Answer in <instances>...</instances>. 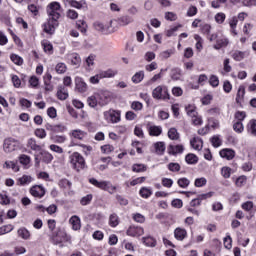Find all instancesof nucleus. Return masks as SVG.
Listing matches in <instances>:
<instances>
[{"instance_id":"obj_54","label":"nucleus","mask_w":256,"mask_h":256,"mask_svg":"<svg viewBox=\"0 0 256 256\" xmlns=\"http://www.w3.org/2000/svg\"><path fill=\"white\" fill-rule=\"evenodd\" d=\"M66 17H68V19L75 20L79 17V13H77V11H75V10L69 9L66 12Z\"/></svg>"},{"instance_id":"obj_16","label":"nucleus","mask_w":256,"mask_h":256,"mask_svg":"<svg viewBox=\"0 0 256 256\" xmlns=\"http://www.w3.org/2000/svg\"><path fill=\"white\" fill-rule=\"evenodd\" d=\"M71 136L78 141H83L87 137V132L76 129L71 131Z\"/></svg>"},{"instance_id":"obj_21","label":"nucleus","mask_w":256,"mask_h":256,"mask_svg":"<svg viewBox=\"0 0 256 256\" xmlns=\"http://www.w3.org/2000/svg\"><path fill=\"white\" fill-rule=\"evenodd\" d=\"M101 79H111V77H115L117 75V71H114L112 69L101 71L99 72Z\"/></svg>"},{"instance_id":"obj_43","label":"nucleus","mask_w":256,"mask_h":256,"mask_svg":"<svg viewBox=\"0 0 256 256\" xmlns=\"http://www.w3.org/2000/svg\"><path fill=\"white\" fill-rule=\"evenodd\" d=\"M71 63L74 65V67H79L81 65V56H79V54H72Z\"/></svg>"},{"instance_id":"obj_28","label":"nucleus","mask_w":256,"mask_h":256,"mask_svg":"<svg viewBox=\"0 0 256 256\" xmlns=\"http://www.w3.org/2000/svg\"><path fill=\"white\" fill-rule=\"evenodd\" d=\"M87 103H88L89 107H92L93 109H95V107H97V105H99V98H97V94L88 97Z\"/></svg>"},{"instance_id":"obj_9","label":"nucleus","mask_w":256,"mask_h":256,"mask_svg":"<svg viewBox=\"0 0 256 256\" xmlns=\"http://www.w3.org/2000/svg\"><path fill=\"white\" fill-rule=\"evenodd\" d=\"M145 230L141 226H130L126 232L129 237H141Z\"/></svg>"},{"instance_id":"obj_18","label":"nucleus","mask_w":256,"mask_h":256,"mask_svg":"<svg viewBox=\"0 0 256 256\" xmlns=\"http://www.w3.org/2000/svg\"><path fill=\"white\" fill-rule=\"evenodd\" d=\"M148 131L151 137H159L163 133V128L161 126H150Z\"/></svg>"},{"instance_id":"obj_12","label":"nucleus","mask_w":256,"mask_h":256,"mask_svg":"<svg viewBox=\"0 0 256 256\" xmlns=\"http://www.w3.org/2000/svg\"><path fill=\"white\" fill-rule=\"evenodd\" d=\"M213 197V192H208L206 194H201L198 196V198L193 199L190 202L191 207H199V205H201V201L205 200V199H209Z\"/></svg>"},{"instance_id":"obj_49","label":"nucleus","mask_w":256,"mask_h":256,"mask_svg":"<svg viewBox=\"0 0 256 256\" xmlns=\"http://www.w3.org/2000/svg\"><path fill=\"white\" fill-rule=\"evenodd\" d=\"M223 243H224L225 249H231L233 247V239L231 238L230 235H227L224 238Z\"/></svg>"},{"instance_id":"obj_17","label":"nucleus","mask_w":256,"mask_h":256,"mask_svg":"<svg viewBox=\"0 0 256 256\" xmlns=\"http://www.w3.org/2000/svg\"><path fill=\"white\" fill-rule=\"evenodd\" d=\"M227 45H229V40L222 36L217 39L216 44L214 45V49L219 51V49L227 47Z\"/></svg>"},{"instance_id":"obj_40","label":"nucleus","mask_w":256,"mask_h":256,"mask_svg":"<svg viewBox=\"0 0 256 256\" xmlns=\"http://www.w3.org/2000/svg\"><path fill=\"white\" fill-rule=\"evenodd\" d=\"M214 19L218 25H223V23H225V19H227V16L225 13L220 12L215 15Z\"/></svg>"},{"instance_id":"obj_33","label":"nucleus","mask_w":256,"mask_h":256,"mask_svg":"<svg viewBox=\"0 0 256 256\" xmlns=\"http://www.w3.org/2000/svg\"><path fill=\"white\" fill-rule=\"evenodd\" d=\"M27 147L32 149V151H41V146L37 144V141L35 139L30 138L27 143Z\"/></svg>"},{"instance_id":"obj_56","label":"nucleus","mask_w":256,"mask_h":256,"mask_svg":"<svg viewBox=\"0 0 256 256\" xmlns=\"http://www.w3.org/2000/svg\"><path fill=\"white\" fill-rule=\"evenodd\" d=\"M169 171H172L173 173L177 171H181V165L179 163H169L168 164Z\"/></svg>"},{"instance_id":"obj_45","label":"nucleus","mask_w":256,"mask_h":256,"mask_svg":"<svg viewBox=\"0 0 256 256\" xmlns=\"http://www.w3.org/2000/svg\"><path fill=\"white\" fill-rule=\"evenodd\" d=\"M152 194H153V192L151 191V189H149L147 187H143L140 189V195L144 199H149V197H151Z\"/></svg>"},{"instance_id":"obj_35","label":"nucleus","mask_w":256,"mask_h":256,"mask_svg":"<svg viewBox=\"0 0 256 256\" xmlns=\"http://www.w3.org/2000/svg\"><path fill=\"white\" fill-rule=\"evenodd\" d=\"M248 133L256 137V120H250L247 125Z\"/></svg>"},{"instance_id":"obj_37","label":"nucleus","mask_w":256,"mask_h":256,"mask_svg":"<svg viewBox=\"0 0 256 256\" xmlns=\"http://www.w3.org/2000/svg\"><path fill=\"white\" fill-rule=\"evenodd\" d=\"M31 181H33V177H31L29 175H23L22 177H20L18 179L19 185H29V183H31Z\"/></svg>"},{"instance_id":"obj_38","label":"nucleus","mask_w":256,"mask_h":256,"mask_svg":"<svg viewBox=\"0 0 256 256\" xmlns=\"http://www.w3.org/2000/svg\"><path fill=\"white\" fill-rule=\"evenodd\" d=\"M76 26L81 33H87V22L85 20H78Z\"/></svg>"},{"instance_id":"obj_1","label":"nucleus","mask_w":256,"mask_h":256,"mask_svg":"<svg viewBox=\"0 0 256 256\" xmlns=\"http://www.w3.org/2000/svg\"><path fill=\"white\" fill-rule=\"evenodd\" d=\"M47 22L44 23V31L48 35H53L55 29L59 27V19L61 18V4L59 2H52L47 6Z\"/></svg>"},{"instance_id":"obj_4","label":"nucleus","mask_w":256,"mask_h":256,"mask_svg":"<svg viewBox=\"0 0 256 256\" xmlns=\"http://www.w3.org/2000/svg\"><path fill=\"white\" fill-rule=\"evenodd\" d=\"M152 97L154 99L167 101L170 99L169 90L167 86H158L152 91Z\"/></svg>"},{"instance_id":"obj_25","label":"nucleus","mask_w":256,"mask_h":256,"mask_svg":"<svg viewBox=\"0 0 256 256\" xmlns=\"http://www.w3.org/2000/svg\"><path fill=\"white\" fill-rule=\"evenodd\" d=\"M51 79H53V76H51L50 73H46L44 76V85L46 86V91H53V86H51Z\"/></svg>"},{"instance_id":"obj_13","label":"nucleus","mask_w":256,"mask_h":256,"mask_svg":"<svg viewBox=\"0 0 256 256\" xmlns=\"http://www.w3.org/2000/svg\"><path fill=\"white\" fill-rule=\"evenodd\" d=\"M220 157L227 159V161H231V159L235 158V151L233 149L225 148L220 151Z\"/></svg>"},{"instance_id":"obj_24","label":"nucleus","mask_w":256,"mask_h":256,"mask_svg":"<svg viewBox=\"0 0 256 256\" xmlns=\"http://www.w3.org/2000/svg\"><path fill=\"white\" fill-rule=\"evenodd\" d=\"M70 7H74L75 9H83L84 5H87L85 0L77 1V0H70L69 1Z\"/></svg>"},{"instance_id":"obj_5","label":"nucleus","mask_w":256,"mask_h":256,"mask_svg":"<svg viewBox=\"0 0 256 256\" xmlns=\"http://www.w3.org/2000/svg\"><path fill=\"white\" fill-rule=\"evenodd\" d=\"M21 147V142L14 138H6L3 143V150L5 153H13Z\"/></svg>"},{"instance_id":"obj_57","label":"nucleus","mask_w":256,"mask_h":256,"mask_svg":"<svg viewBox=\"0 0 256 256\" xmlns=\"http://www.w3.org/2000/svg\"><path fill=\"white\" fill-rule=\"evenodd\" d=\"M211 87H219V77L211 75L209 79Z\"/></svg>"},{"instance_id":"obj_7","label":"nucleus","mask_w":256,"mask_h":256,"mask_svg":"<svg viewBox=\"0 0 256 256\" xmlns=\"http://www.w3.org/2000/svg\"><path fill=\"white\" fill-rule=\"evenodd\" d=\"M96 97L100 107H105V105H108L111 101V93L108 90H100L96 93Z\"/></svg>"},{"instance_id":"obj_39","label":"nucleus","mask_w":256,"mask_h":256,"mask_svg":"<svg viewBox=\"0 0 256 256\" xmlns=\"http://www.w3.org/2000/svg\"><path fill=\"white\" fill-rule=\"evenodd\" d=\"M186 113L189 117H197V109L195 105H188L186 106Z\"/></svg>"},{"instance_id":"obj_36","label":"nucleus","mask_w":256,"mask_h":256,"mask_svg":"<svg viewBox=\"0 0 256 256\" xmlns=\"http://www.w3.org/2000/svg\"><path fill=\"white\" fill-rule=\"evenodd\" d=\"M18 236L21 237V239L27 240L31 237V233L27 228H19L18 229Z\"/></svg>"},{"instance_id":"obj_60","label":"nucleus","mask_w":256,"mask_h":256,"mask_svg":"<svg viewBox=\"0 0 256 256\" xmlns=\"http://www.w3.org/2000/svg\"><path fill=\"white\" fill-rule=\"evenodd\" d=\"M59 187L63 189H71V182L67 179H62L59 181Z\"/></svg>"},{"instance_id":"obj_48","label":"nucleus","mask_w":256,"mask_h":256,"mask_svg":"<svg viewBox=\"0 0 256 256\" xmlns=\"http://www.w3.org/2000/svg\"><path fill=\"white\" fill-rule=\"evenodd\" d=\"M232 57L234 61H243V59H245V52L235 51Z\"/></svg>"},{"instance_id":"obj_10","label":"nucleus","mask_w":256,"mask_h":256,"mask_svg":"<svg viewBox=\"0 0 256 256\" xmlns=\"http://www.w3.org/2000/svg\"><path fill=\"white\" fill-rule=\"evenodd\" d=\"M30 194L33 197H37L38 199H41L45 197V189L41 185H35L30 188Z\"/></svg>"},{"instance_id":"obj_32","label":"nucleus","mask_w":256,"mask_h":256,"mask_svg":"<svg viewBox=\"0 0 256 256\" xmlns=\"http://www.w3.org/2000/svg\"><path fill=\"white\" fill-rule=\"evenodd\" d=\"M145 77V72L139 71L132 76V83H141Z\"/></svg>"},{"instance_id":"obj_47","label":"nucleus","mask_w":256,"mask_h":256,"mask_svg":"<svg viewBox=\"0 0 256 256\" xmlns=\"http://www.w3.org/2000/svg\"><path fill=\"white\" fill-rule=\"evenodd\" d=\"M10 59L12 61V63H14L15 65H23V58H21V56L17 55V54H12L10 56Z\"/></svg>"},{"instance_id":"obj_61","label":"nucleus","mask_w":256,"mask_h":256,"mask_svg":"<svg viewBox=\"0 0 256 256\" xmlns=\"http://www.w3.org/2000/svg\"><path fill=\"white\" fill-rule=\"evenodd\" d=\"M51 139L54 143H65L67 141V138L65 136H51Z\"/></svg>"},{"instance_id":"obj_20","label":"nucleus","mask_w":256,"mask_h":256,"mask_svg":"<svg viewBox=\"0 0 256 256\" xmlns=\"http://www.w3.org/2000/svg\"><path fill=\"white\" fill-rule=\"evenodd\" d=\"M190 145L196 151H201V149H203V140H201L200 138H193L190 141Z\"/></svg>"},{"instance_id":"obj_2","label":"nucleus","mask_w":256,"mask_h":256,"mask_svg":"<svg viewBox=\"0 0 256 256\" xmlns=\"http://www.w3.org/2000/svg\"><path fill=\"white\" fill-rule=\"evenodd\" d=\"M69 159L72 169H74V171H77V173L83 171V169L87 167L85 158L79 152H74L73 154H71Z\"/></svg>"},{"instance_id":"obj_34","label":"nucleus","mask_w":256,"mask_h":256,"mask_svg":"<svg viewBox=\"0 0 256 256\" xmlns=\"http://www.w3.org/2000/svg\"><path fill=\"white\" fill-rule=\"evenodd\" d=\"M132 171H134V173H145V171H147V165H145V164H134L132 166Z\"/></svg>"},{"instance_id":"obj_51","label":"nucleus","mask_w":256,"mask_h":256,"mask_svg":"<svg viewBox=\"0 0 256 256\" xmlns=\"http://www.w3.org/2000/svg\"><path fill=\"white\" fill-rule=\"evenodd\" d=\"M55 71L56 73L62 75L65 73V71H67V65H65V63H58L55 67Z\"/></svg>"},{"instance_id":"obj_50","label":"nucleus","mask_w":256,"mask_h":256,"mask_svg":"<svg viewBox=\"0 0 256 256\" xmlns=\"http://www.w3.org/2000/svg\"><path fill=\"white\" fill-rule=\"evenodd\" d=\"M177 183L182 189H187V187H189V184L191 183V181H189V179H187V178H180V179H178Z\"/></svg>"},{"instance_id":"obj_63","label":"nucleus","mask_w":256,"mask_h":256,"mask_svg":"<svg viewBox=\"0 0 256 256\" xmlns=\"http://www.w3.org/2000/svg\"><path fill=\"white\" fill-rule=\"evenodd\" d=\"M133 219L136 221V223H145V216H143L141 213L134 214Z\"/></svg>"},{"instance_id":"obj_42","label":"nucleus","mask_w":256,"mask_h":256,"mask_svg":"<svg viewBox=\"0 0 256 256\" xmlns=\"http://www.w3.org/2000/svg\"><path fill=\"white\" fill-rule=\"evenodd\" d=\"M168 137L172 141H177L179 139V132L175 128H170L168 131Z\"/></svg>"},{"instance_id":"obj_44","label":"nucleus","mask_w":256,"mask_h":256,"mask_svg":"<svg viewBox=\"0 0 256 256\" xmlns=\"http://www.w3.org/2000/svg\"><path fill=\"white\" fill-rule=\"evenodd\" d=\"M171 79H173V81H179L181 79V70L179 68L172 69Z\"/></svg>"},{"instance_id":"obj_52","label":"nucleus","mask_w":256,"mask_h":256,"mask_svg":"<svg viewBox=\"0 0 256 256\" xmlns=\"http://www.w3.org/2000/svg\"><path fill=\"white\" fill-rule=\"evenodd\" d=\"M233 129L236 133H241L242 131H244L245 127L243 126V122L241 121L235 122L233 125Z\"/></svg>"},{"instance_id":"obj_27","label":"nucleus","mask_w":256,"mask_h":256,"mask_svg":"<svg viewBox=\"0 0 256 256\" xmlns=\"http://www.w3.org/2000/svg\"><path fill=\"white\" fill-rule=\"evenodd\" d=\"M142 241L146 247H155L157 245V240H155L153 237H143Z\"/></svg>"},{"instance_id":"obj_41","label":"nucleus","mask_w":256,"mask_h":256,"mask_svg":"<svg viewBox=\"0 0 256 256\" xmlns=\"http://www.w3.org/2000/svg\"><path fill=\"white\" fill-rule=\"evenodd\" d=\"M109 225H110V227H117V225H119V216H117V214L110 215Z\"/></svg>"},{"instance_id":"obj_14","label":"nucleus","mask_w":256,"mask_h":256,"mask_svg":"<svg viewBox=\"0 0 256 256\" xmlns=\"http://www.w3.org/2000/svg\"><path fill=\"white\" fill-rule=\"evenodd\" d=\"M174 237L177 241H183L187 237V230L181 227H178L174 230Z\"/></svg>"},{"instance_id":"obj_29","label":"nucleus","mask_w":256,"mask_h":256,"mask_svg":"<svg viewBox=\"0 0 256 256\" xmlns=\"http://www.w3.org/2000/svg\"><path fill=\"white\" fill-rule=\"evenodd\" d=\"M154 149H155L157 155H163V153H165V142L155 143Z\"/></svg>"},{"instance_id":"obj_22","label":"nucleus","mask_w":256,"mask_h":256,"mask_svg":"<svg viewBox=\"0 0 256 256\" xmlns=\"http://www.w3.org/2000/svg\"><path fill=\"white\" fill-rule=\"evenodd\" d=\"M133 21H135V20L129 15H125V16H122V17L118 18V23L122 27H125L126 25H129L130 23H133Z\"/></svg>"},{"instance_id":"obj_53","label":"nucleus","mask_w":256,"mask_h":256,"mask_svg":"<svg viewBox=\"0 0 256 256\" xmlns=\"http://www.w3.org/2000/svg\"><path fill=\"white\" fill-rule=\"evenodd\" d=\"M91 201H93V195L88 194L81 198L80 203H81V205L85 206V205H89V203H91Z\"/></svg>"},{"instance_id":"obj_31","label":"nucleus","mask_w":256,"mask_h":256,"mask_svg":"<svg viewBox=\"0 0 256 256\" xmlns=\"http://www.w3.org/2000/svg\"><path fill=\"white\" fill-rule=\"evenodd\" d=\"M245 97V86L241 85L238 88L237 96H236V103H241L243 98Z\"/></svg>"},{"instance_id":"obj_46","label":"nucleus","mask_w":256,"mask_h":256,"mask_svg":"<svg viewBox=\"0 0 256 256\" xmlns=\"http://www.w3.org/2000/svg\"><path fill=\"white\" fill-rule=\"evenodd\" d=\"M4 167H5L6 169H12V170H14L15 173H17V172L19 171V166H17V164H16L15 162H13V161H6V162L4 163Z\"/></svg>"},{"instance_id":"obj_23","label":"nucleus","mask_w":256,"mask_h":256,"mask_svg":"<svg viewBox=\"0 0 256 256\" xmlns=\"http://www.w3.org/2000/svg\"><path fill=\"white\" fill-rule=\"evenodd\" d=\"M42 47L45 53H48V55H53V44H51V42L47 40L42 41Z\"/></svg>"},{"instance_id":"obj_30","label":"nucleus","mask_w":256,"mask_h":256,"mask_svg":"<svg viewBox=\"0 0 256 256\" xmlns=\"http://www.w3.org/2000/svg\"><path fill=\"white\" fill-rule=\"evenodd\" d=\"M185 160L188 165H195L198 163L199 158L195 154H188L186 155Z\"/></svg>"},{"instance_id":"obj_59","label":"nucleus","mask_w":256,"mask_h":256,"mask_svg":"<svg viewBox=\"0 0 256 256\" xmlns=\"http://www.w3.org/2000/svg\"><path fill=\"white\" fill-rule=\"evenodd\" d=\"M195 187H205L207 185V179L205 178H198L194 182Z\"/></svg>"},{"instance_id":"obj_6","label":"nucleus","mask_w":256,"mask_h":256,"mask_svg":"<svg viewBox=\"0 0 256 256\" xmlns=\"http://www.w3.org/2000/svg\"><path fill=\"white\" fill-rule=\"evenodd\" d=\"M105 121L107 123H119L121 121V111L110 109L103 113Z\"/></svg>"},{"instance_id":"obj_26","label":"nucleus","mask_w":256,"mask_h":256,"mask_svg":"<svg viewBox=\"0 0 256 256\" xmlns=\"http://www.w3.org/2000/svg\"><path fill=\"white\" fill-rule=\"evenodd\" d=\"M171 155H177V153H182L184 151L183 145H170L168 149Z\"/></svg>"},{"instance_id":"obj_64","label":"nucleus","mask_w":256,"mask_h":256,"mask_svg":"<svg viewBox=\"0 0 256 256\" xmlns=\"http://www.w3.org/2000/svg\"><path fill=\"white\" fill-rule=\"evenodd\" d=\"M211 143L213 147H221V138H219V136H214L211 138Z\"/></svg>"},{"instance_id":"obj_3","label":"nucleus","mask_w":256,"mask_h":256,"mask_svg":"<svg viewBox=\"0 0 256 256\" xmlns=\"http://www.w3.org/2000/svg\"><path fill=\"white\" fill-rule=\"evenodd\" d=\"M89 183H91V185H94V187H97L98 189H102V191H108V193H110L111 195H113V193L117 191V187L113 186L111 182H107V181L99 182L95 178H90Z\"/></svg>"},{"instance_id":"obj_55","label":"nucleus","mask_w":256,"mask_h":256,"mask_svg":"<svg viewBox=\"0 0 256 256\" xmlns=\"http://www.w3.org/2000/svg\"><path fill=\"white\" fill-rule=\"evenodd\" d=\"M42 161H44V163H51V161H53V155L49 152H43Z\"/></svg>"},{"instance_id":"obj_62","label":"nucleus","mask_w":256,"mask_h":256,"mask_svg":"<svg viewBox=\"0 0 256 256\" xmlns=\"http://www.w3.org/2000/svg\"><path fill=\"white\" fill-rule=\"evenodd\" d=\"M131 109H133L134 111H141V109H143V103L139 101H134L131 103Z\"/></svg>"},{"instance_id":"obj_15","label":"nucleus","mask_w":256,"mask_h":256,"mask_svg":"<svg viewBox=\"0 0 256 256\" xmlns=\"http://www.w3.org/2000/svg\"><path fill=\"white\" fill-rule=\"evenodd\" d=\"M57 97L60 101H65L69 97V90L65 86H59L57 90Z\"/></svg>"},{"instance_id":"obj_19","label":"nucleus","mask_w":256,"mask_h":256,"mask_svg":"<svg viewBox=\"0 0 256 256\" xmlns=\"http://www.w3.org/2000/svg\"><path fill=\"white\" fill-rule=\"evenodd\" d=\"M69 221L74 231H79V229H81V219H79L78 216H72Z\"/></svg>"},{"instance_id":"obj_8","label":"nucleus","mask_w":256,"mask_h":256,"mask_svg":"<svg viewBox=\"0 0 256 256\" xmlns=\"http://www.w3.org/2000/svg\"><path fill=\"white\" fill-rule=\"evenodd\" d=\"M89 86L81 77L75 78V91L78 93H87Z\"/></svg>"},{"instance_id":"obj_11","label":"nucleus","mask_w":256,"mask_h":256,"mask_svg":"<svg viewBox=\"0 0 256 256\" xmlns=\"http://www.w3.org/2000/svg\"><path fill=\"white\" fill-rule=\"evenodd\" d=\"M45 129L47 131H52V133H63L67 131V127L63 124L51 125L50 123L45 124Z\"/></svg>"},{"instance_id":"obj_58","label":"nucleus","mask_w":256,"mask_h":256,"mask_svg":"<svg viewBox=\"0 0 256 256\" xmlns=\"http://www.w3.org/2000/svg\"><path fill=\"white\" fill-rule=\"evenodd\" d=\"M11 231H13V225L11 224L0 227V235H5V233H11Z\"/></svg>"}]
</instances>
